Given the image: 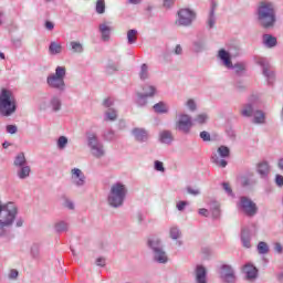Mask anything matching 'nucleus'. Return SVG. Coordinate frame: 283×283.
Instances as JSON below:
<instances>
[{"mask_svg":"<svg viewBox=\"0 0 283 283\" xmlns=\"http://www.w3.org/2000/svg\"><path fill=\"white\" fill-rule=\"evenodd\" d=\"M13 165L14 167L18 169L19 167H24L25 165H28V159H25V154L23 153H19L14 160H13Z\"/></svg>","mask_w":283,"mask_h":283,"instance_id":"nucleus-30","label":"nucleus"},{"mask_svg":"<svg viewBox=\"0 0 283 283\" xmlns=\"http://www.w3.org/2000/svg\"><path fill=\"white\" fill-rule=\"evenodd\" d=\"M176 0H164V8H171Z\"/></svg>","mask_w":283,"mask_h":283,"instance_id":"nucleus-63","label":"nucleus"},{"mask_svg":"<svg viewBox=\"0 0 283 283\" xmlns=\"http://www.w3.org/2000/svg\"><path fill=\"white\" fill-rule=\"evenodd\" d=\"M143 92L146 94V96H149V98H154L158 94V88L156 85L153 84H145L143 86Z\"/></svg>","mask_w":283,"mask_h":283,"instance_id":"nucleus-29","label":"nucleus"},{"mask_svg":"<svg viewBox=\"0 0 283 283\" xmlns=\"http://www.w3.org/2000/svg\"><path fill=\"white\" fill-rule=\"evenodd\" d=\"M231 156V149L227 146H219L217 151L212 154L211 160L213 165H217V167H221V169H224L229 163L227 161V158Z\"/></svg>","mask_w":283,"mask_h":283,"instance_id":"nucleus-8","label":"nucleus"},{"mask_svg":"<svg viewBox=\"0 0 283 283\" xmlns=\"http://www.w3.org/2000/svg\"><path fill=\"white\" fill-rule=\"evenodd\" d=\"M127 193H129L127 185L122 181L113 184L107 196L109 207H113V209L123 207V205H125V200H127Z\"/></svg>","mask_w":283,"mask_h":283,"instance_id":"nucleus-3","label":"nucleus"},{"mask_svg":"<svg viewBox=\"0 0 283 283\" xmlns=\"http://www.w3.org/2000/svg\"><path fill=\"white\" fill-rule=\"evenodd\" d=\"M138 41V30L130 29L127 31V43L128 45H134Z\"/></svg>","mask_w":283,"mask_h":283,"instance_id":"nucleus-32","label":"nucleus"},{"mask_svg":"<svg viewBox=\"0 0 283 283\" xmlns=\"http://www.w3.org/2000/svg\"><path fill=\"white\" fill-rule=\"evenodd\" d=\"M71 180L75 187H85V174L78 168H73L71 170Z\"/></svg>","mask_w":283,"mask_h":283,"instance_id":"nucleus-15","label":"nucleus"},{"mask_svg":"<svg viewBox=\"0 0 283 283\" xmlns=\"http://www.w3.org/2000/svg\"><path fill=\"white\" fill-rule=\"evenodd\" d=\"M262 43L265 48H275V45H277V38L269 34V33H265L263 34L262 36Z\"/></svg>","mask_w":283,"mask_h":283,"instance_id":"nucleus-23","label":"nucleus"},{"mask_svg":"<svg viewBox=\"0 0 283 283\" xmlns=\"http://www.w3.org/2000/svg\"><path fill=\"white\" fill-rule=\"evenodd\" d=\"M31 256L33 260H41V244L33 243L31 247Z\"/></svg>","mask_w":283,"mask_h":283,"instance_id":"nucleus-35","label":"nucleus"},{"mask_svg":"<svg viewBox=\"0 0 283 283\" xmlns=\"http://www.w3.org/2000/svg\"><path fill=\"white\" fill-rule=\"evenodd\" d=\"M112 27L109 22H104L99 24V32L102 34V41H109L112 34Z\"/></svg>","mask_w":283,"mask_h":283,"instance_id":"nucleus-20","label":"nucleus"},{"mask_svg":"<svg viewBox=\"0 0 283 283\" xmlns=\"http://www.w3.org/2000/svg\"><path fill=\"white\" fill-rule=\"evenodd\" d=\"M252 116L253 123H255V125H262L264 124V120H266V117L262 111H254V114Z\"/></svg>","mask_w":283,"mask_h":283,"instance_id":"nucleus-33","label":"nucleus"},{"mask_svg":"<svg viewBox=\"0 0 283 283\" xmlns=\"http://www.w3.org/2000/svg\"><path fill=\"white\" fill-rule=\"evenodd\" d=\"M95 10L97 14H105V0H97Z\"/></svg>","mask_w":283,"mask_h":283,"instance_id":"nucleus-47","label":"nucleus"},{"mask_svg":"<svg viewBox=\"0 0 283 283\" xmlns=\"http://www.w3.org/2000/svg\"><path fill=\"white\" fill-rule=\"evenodd\" d=\"M241 242L244 249H251V232L247 229L241 231Z\"/></svg>","mask_w":283,"mask_h":283,"instance_id":"nucleus-27","label":"nucleus"},{"mask_svg":"<svg viewBox=\"0 0 283 283\" xmlns=\"http://www.w3.org/2000/svg\"><path fill=\"white\" fill-rule=\"evenodd\" d=\"M256 172L259 174L260 178H266L269 174H271V166L269 161H261L256 165Z\"/></svg>","mask_w":283,"mask_h":283,"instance_id":"nucleus-19","label":"nucleus"},{"mask_svg":"<svg viewBox=\"0 0 283 283\" xmlns=\"http://www.w3.org/2000/svg\"><path fill=\"white\" fill-rule=\"evenodd\" d=\"M32 168L27 164L25 166H20L17 168V176L20 180H25V178H30V174Z\"/></svg>","mask_w":283,"mask_h":283,"instance_id":"nucleus-24","label":"nucleus"},{"mask_svg":"<svg viewBox=\"0 0 283 283\" xmlns=\"http://www.w3.org/2000/svg\"><path fill=\"white\" fill-rule=\"evenodd\" d=\"M159 140L164 145H171V143H174V134L171 130H161L159 133Z\"/></svg>","mask_w":283,"mask_h":283,"instance_id":"nucleus-25","label":"nucleus"},{"mask_svg":"<svg viewBox=\"0 0 283 283\" xmlns=\"http://www.w3.org/2000/svg\"><path fill=\"white\" fill-rule=\"evenodd\" d=\"M63 52V44L56 41H52L49 45V54L52 56H56V54H61Z\"/></svg>","mask_w":283,"mask_h":283,"instance_id":"nucleus-26","label":"nucleus"},{"mask_svg":"<svg viewBox=\"0 0 283 283\" xmlns=\"http://www.w3.org/2000/svg\"><path fill=\"white\" fill-rule=\"evenodd\" d=\"M86 139H87V146L91 151V155L94 158H104L106 154L105 145L101 143V139H98V136L95 133H87Z\"/></svg>","mask_w":283,"mask_h":283,"instance_id":"nucleus-6","label":"nucleus"},{"mask_svg":"<svg viewBox=\"0 0 283 283\" xmlns=\"http://www.w3.org/2000/svg\"><path fill=\"white\" fill-rule=\"evenodd\" d=\"M212 218L217 219L220 218V206L218 203H214L211 208Z\"/></svg>","mask_w":283,"mask_h":283,"instance_id":"nucleus-49","label":"nucleus"},{"mask_svg":"<svg viewBox=\"0 0 283 283\" xmlns=\"http://www.w3.org/2000/svg\"><path fill=\"white\" fill-rule=\"evenodd\" d=\"M241 114L247 118L253 116V114H255V111H253V105L247 104L245 106H243V108L241 109Z\"/></svg>","mask_w":283,"mask_h":283,"instance_id":"nucleus-43","label":"nucleus"},{"mask_svg":"<svg viewBox=\"0 0 283 283\" xmlns=\"http://www.w3.org/2000/svg\"><path fill=\"white\" fill-rule=\"evenodd\" d=\"M219 275L220 279L226 283H235L238 280L235 276V271L229 264L221 265Z\"/></svg>","mask_w":283,"mask_h":283,"instance_id":"nucleus-14","label":"nucleus"},{"mask_svg":"<svg viewBox=\"0 0 283 283\" xmlns=\"http://www.w3.org/2000/svg\"><path fill=\"white\" fill-rule=\"evenodd\" d=\"M64 207H66V209H70L71 211H74V201L65 199Z\"/></svg>","mask_w":283,"mask_h":283,"instance_id":"nucleus-54","label":"nucleus"},{"mask_svg":"<svg viewBox=\"0 0 283 283\" xmlns=\"http://www.w3.org/2000/svg\"><path fill=\"white\" fill-rule=\"evenodd\" d=\"M187 192L190 193L191 196H198L200 193V190L188 187Z\"/></svg>","mask_w":283,"mask_h":283,"instance_id":"nucleus-60","label":"nucleus"},{"mask_svg":"<svg viewBox=\"0 0 283 283\" xmlns=\"http://www.w3.org/2000/svg\"><path fill=\"white\" fill-rule=\"evenodd\" d=\"M256 251L260 255H266V253H269V244L264 241H260L256 245Z\"/></svg>","mask_w":283,"mask_h":283,"instance_id":"nucleus-41","label":"nucleus"},{"mask_svg":"<svg viewBox=\"0 0 283 283\" xmlns=\"http://www.w3.org/2000/svg\"><path fill=\"white\" fill-rule=\"evenodd\" d=\"M199 136L203 143H209L211 140V134H209V132L202 130Z\"/></svg>","mask_w":283,"mask_h":283,"instance_id":"nucleus-50","label":"nucleus"},{"mask_svg":"<svg viewBox=\"0 0 283 283\" xmlns=\"http://www.w3.org/2000/svg\"><path fill=\"white\" fill-rule=\"evenodd\" d=\"M148 247L151 249L154 253V261L158 264H167L169 262V258L167 256V252L163 250V244L160 243V239L150 238L148 239Z\"/></svg>","mask_w":283,"mask_h":283,"instance_id":"nucleus-7","label":"nucleus"},{"mask_svg":"<svg viewBox=\"0 0 283 283\" xmlns=\"http://www.w3.org/2000/svg\"><path fill=\"white\" fill-rule=\"evenodd\" d=\"M222 187H223L226 193H228V196H233V190L231 189V186H229V184L223 182Z\"/></svg>","mask_w":283,"mask_h":283,"instance_id":"nucleus-53","label":"nucleus"},{"mask_svg":"<svg viewBox=\"0 0 283 283\" xmlns=\"http://www.w3.org/2000/svg\"><path fill=\"white\" fill-rule=\"evenodd\" d=\"M196 20V12L190 9H180L177 12L176 25H181L182 28H189L191 23Z\"/></svg>","mask_w":283,"mask_h":283,"instance_id":"nucleus-10","label":"nucleus"},{"mask_svg":"<svg viewBox=\"0 0 283 283\" xmlns=\"http://www.w3.org/2000/svg\"><path fill=\"white\" fill-rule=\"evenodd\" d=\"M17 112V98L10 90L3 88L0 93V116L8 118Z\"/></svg>","mask_w":283,"mask_h":283,"instance_id":"nucleus-4","label":"nucleus"},{"mask_svg":"<svg viewBox=\"0 0 283 283\" xmlns=\"http://www.w3.org/2000/svg\"><path fill=\"white\" fill-rule=\"evenodd\" d=\"M66 74H67V70L65 69V66H56L55 73H51L46 77V85H49L51 90H57V92H65Z\"/></svg>","mask_w":283,"mask_h":283,"instance_id":"nucleus-5","label":"nucleus"},{"mask_svg":"<svg viewBox=\"0 0 283 283\" xmlns=\"http://www.w3.org/2000/svg\"><path fill=\"white\" fill-rule=\"evenodd\" d=\"M238 207L245 216L253 218L258 213V205L253 202L249 197H241Z\"/></svg>","mask_w":283,"mask_h":283,"instance_id":"nucleus-11","label":"nucleus"},{"mask_svg":"<svg viewBox=\"0 0 283 283\" xmlns=\"http://www.w3.org/2000/svg\"><path fill=\"white\" fill-rule=\"evenodd\" d=\"M205 48H207V44L205 43V40H196L192 44V50L197 54L200 52H205Z\"/></svg>","mask_w":283,"mask_h":283,"instance_id":"nucleus-34","label":"nucleus"},{"mask_svg":"<svg viewBox=\"0 0 283 283\" xmlns=\"http://www.w3.org/2000/svg\"><path fill=\"white\" fill-rule=\"evenodd\" d=\"M67 143H70V142L66 136H60L56 140V148L60 151H63V149H65V147H67Z\"/></svg>","mask_w":283,"mask_h":283,"instance_id":"nucleus-39","label":"nucleus"},{"mask_svg":"<svg viewBox=\"0 0 283 283\" xmlns=\"http://www.w3.org/2000/svg\"><path fill=\"white\" fill-rule=\"evenodd\" d=\"M275 182L277 187H283V176L282 175H276L275 176Z\"/></svg>","mask_w":283,"mask_h":283,"instance_id":"nucleus-59","label":"nucleus"},{"mask_svg":"<svg viewBox=\"0 0 283 283\" xmlns=\"http://www.w3.org/2000/svg\"><path fill=\"white\" fill-rule=\"evenodd\" d=\"M69 229H70V223H67V221H64V220H60L54 224L55 233H66Z\"/></svg>","mask_w":283,"mask_h":283,"instance_id":"nucleus-28","label":"nucleus"},{"mask_svg":"<svg viewBox=\"0 0 283 283\" xmlns=\"http://www.w3.org/2000/svg\"><path fill=\"white\" fill-rule=\"evenodd\" d=\"M6 129H7V134H11V135H14L19 132V127H17V125H7Z\"/></svg>","mask_w":283,"mask_h":283,"instance_id":"nucleus-51","label":"nucleus"},{"mask_svg":"<svg viewBox=\"0 0 283 283\" xmlns=\"http://www.w3.org/2000/svg\"><path fill=\"white\" fill-rule=\"evenodd\" d=\"M209 120V115L207 113H200L193 118V123L197 125H205Z\"/></svg>","mask_w":283,"mask_h":283,"instance_id":"nucleus-40","label":"nucleus"},{"mask_svg":"<svg viewBox=\"0 0 283 283\" xmlns=\"http://www.w3.org/2000/svg\"><path fill=\"white\" fill-rule=\"evenodd\" d=\"M243 273H244L247 280H249L250 282H253V280H255L258 277V268H255L251 263H247L243 266Z\"/></svg>","mask_w":283,"mask_h":283,"instance_id":"nucleus-18","label":"nucleus"},{"mask_svg":"<svg viewBox=\"0 0 283 283\" xmlns=\"http://www.w3.org/2000/svg\"><path fill=\"white\" fill-rule=\"evenodd\" d=\"M116 118H118V112L114 108H108L106 112H105V115H104V119L105 120H116Z\"/></svg>","mask_w":283,"mask_h":283,"instance_id":"nucleus-38","label":"nucleus"},{"mask_svg":"<svg viewBox=\"0 0 283 283\" xmlns=\"http://www.w3.org/2000/svg\"><path fill=\"white\" fill-rule=\"evenodd\" d=\"M233 70H235L237 74H242L247 70V65L244 63H237L233 65Z\"/></svg>","mask_w":283,"mask_h":283,"instance_id":"nucleus-48","label":"nucleus"},{"mask_svg":"<svg viewBox=\"0 0 283 283\" xmlns=\"http://www.w3.org/2000/svg\"><path fill=\"white\" fill-rule=\"evenodd\" d=\"M218 9V2L216 0L211 1L210 12L208 17V25L209 28H213L216 25V10Z\"/></svg>","mask_w":283,"mask_h":283,"instance_id":"nucleus-21","label":"nucleus"},{"mask_svg":"<svg viewBox=\"0 0 283 283\" xmlns=\"http://www.w3.org/2000/svg\"><path fill=\"white\" fill-rule=\"evenodd\" d=\"M196 282L207 283V269L202 265H197L196 268Z\"/></svg>","mask_w":283,"mask_h":283,"instance_id":"nucleus-22","label":"nucleus"},{"mask_svg":"<svg viewBox=\"0 0 283 283\" xmlns=\"http://www.w3.org/2000/svg\"><path fill=\"white\" fill-rule=\"evenodd\" d=\"M217 57L219 59V61H221V65H223V67H227V70H233L231 53H229L227 50L224 49L219 50Z\"/></svg>","mask_w":283,"mask_h":283,"instance_id":"nucleus-16","label":"nucleus"},{"mask_svg":"<svg viewBox=\"0 0 283 283\" xmlns=\"http://www.w3.org/2000/svg\"><path fill=\"white\" fill-rule=\"evenodd\" d=\"M274 251L275 253H279V254L283 253V247L280 242L274 243Z\"/></svg>","mask_w":283,"mask_h":283,"instance_id":"nucleus-58","label":"nucleus"},{"mask_svg":"<svg viewBox=\"0 0 283 283\" xmlns=\"http://www.w3.org/2000/svg\"><path fill=\"white\" fill-rule=\"evenodd\" d=\"M70 48H71L72 52H74V54H83L84 48L81 42L71 41Z\"/></svg>","mask_w":283,"mask_h":283,"instance_id":"nucleus-36","label":"nucleus"},{"mask_svg":"<svg viewBox=\"0 0 283 283\" xmlns=\"http://www.w3.org/2000/svg\"><path fill=\"white\" fill-rule=\"evenodd\" d=\"M198 213H199V216H202L203 218H209V211L205 208L199 209Z\"/></svg>","mask_w":283,"mask_h":283,"instance_id":"nucleus-61","label":"nucleus"},{"mask_svg":"<svg viewBox=\"0 0 283 283\" xmlns=\"http://www.w3.org/2000/svg\"><path fill=\"white\" fill-rule=\"evenodd\" d=\"M132 134L138 143H147L149 140V133L145 128H134Z\"/></svg>","mask_w":283,"mask_h":283,"instance_id":"nucleus-17","label":"nucleus"},{"mask_svg":"<svg viewBox=\"0 0 283 283\" xmlns=\"http://www.w3.org/2000/svg\"><path fill=\"white\" fill-rule=\"evenodd\" d=\"M187 205H189V202H187V201H179V202H177L178 211H185V207H187Z\"/></svg>","mask_w":283,"mask_h":283,"instance_id":"nucleus-57","label":"nucleus"},{"mask_svg":"<svg viewBox=\"0 0 283 283\" xmlns=\"http://www.w3.org/2000/svg\"><path fill=\"white\" fill-rule=\"evenodd\" d=\"M191 127H193V119L190 117V115L186 113H179L175 122V128L177 132L189 134V132H191Z\"/></svg>","mask_w":283,"mask_h":283,"instance_id":"nucleus-9","label":"nucleus"},{"mask_svg":"<svg viewBox=\"0 0 283 283\" xmlns=\"http://www.w3.org/2000/svg\"><path fill=\"white\" fill-rule=\"evenodd\" d=\"M154 109L157 114H167L169 112V107L165 102H159L154 105Z\"/></svg>","mask_w":283,"mask_h":283,"instance_id":"nucleus-37","label":"nucleus"},{"mask_svg":"<svg viewBox=\"0 0 283 283\" xmlns=\"http://www.w3.org/2000/svg\"><path fill=\"white\" fill-rule=\"evenodd\" d=\"M139 78L142 81H147V78H149V66L147 64H142L139 71Z\"/></svg>","mask_w":283,"mask_h":283,"instance_id":"nucleus-42","label":"nucleus"},{"mask_svg":"<svg viewBox=\"0 0 283 283\" xmlns=\"http://www.w3.org/2000/svg\"><path fill=\"white\" fill-rule=\"evenodd\" d=\"M103 105H104V107H108V109H111L109 107H112L114 105V99H112V97H108V98L104 99Z\"/></svg>","mask_w":283,"mask_h":283,"instance_id":"nucleus-56","label":"nucleus"},{"mask_svg":"<svg viewBox=\"0 0 283 283\" xmlns=\"http://www.w3.org/2000/svg\"><path fill=\"white\" fill-rule=\"evenodd\" d=\"M61 107H63V102H61V97H59L57 95H53L49 103L45 101H42L40 103V109H42L43 112H45V109H51V112H61Z\"/></svg>","mask_w":283,"mask_h":283,"instance_id":"nucleus-13","label":"nucleus"},{"mask_svg":"<svg viewBox=\"0 0 283 283\" xmlns=\"http://www.w3.org/2000/svg\"><path fill=\"white\" fill-rule=\"evenodd\" d=\"M155 170L165 172V165L160 160L155 161Z\"/></svg>","mask_w":283,"mask_h":283,"instance_id":"nucleus-52","label":"nucleus"},{"mask_svg":"<svg viewBox=\"0 0 283 283\" xmlns=\"http://www.w3.org/2000/svg\"><path fill=\"white\" fill-rule=\"evenodd\" d=\"M96 264L97 266H105V259L104 258L96 259Z\"/></svg>","mask_w":283,"mask_h":283,"instance_id":"nucleus-64","label":"nucleus"},{"mask_svg":"<svg viewBox=\"0 0 283 283\" xmlns=\"http://www.w3.org/2000/svg\"><path fill=\"white\" fill-rule=\"evenodd\" d=\"M19 216V208L14 202L2 203L0 200V237L6 238L12 231V224Z\"/></svg>","mask_w":283,"mask_h":283,"instance_id":"nucleus-2","label":"nucleus"},{"mask_svg":"<svg viewBox=\"0 0 283 283\" xmlns=\"http://www.w3.org/2000/svg\"><path fill=\"white\" fill-rule=\"evenodd\" d=\"M44 27H45L46 30H49L51 32L52 30H54V22L46 21Z\"/></svg>","mask_w":283,"mask_h":283,"instance_id":"nucleus-62","label":"nucleus"},{"mask_svg":"<svg viewBox=\"0 0 283 283\" xmlns=\"http://www.w3.org/2000/svg\"><path fill=\"white\" fill-rule=\"evenodd\" d=\"M255 15L263 30H273L277 25V8L274 2L261 1L256 7Z\"/></svg>","mask_w":283,"mask_h":283,"instance_id":"nucleus-1","label":"nucleus"},{"mask_svg":"<svg viewBox=\"0 0 283 283\" xmlns=\"http://www.w3.org/2000/svg\"><path fill=\"white\" fill-rule=\"evenodd\" d=\"M169 233L171 240H178V238L181 235L180 229L178 227H171Z\"/></svg>","mask_w":283,"mask_h":283,"instance_id":"nucleus-46","label":"nucleus"},{"mask_svg":"<svg viewBox=\"0 0 283 283\" xmlns=\"http://www.w3.org/2000/svg\"><path fill=\"white\" fill-rule=\"evenodd\" d=\"M256 64L262 67V73L268 81V85H273V83L275 82V73L271 71V65L269 64V60H266V57H258Z\"/></svg>","mask_w":283,"mask_h":283,"instance_id":"nucleus-12","label":"nucleus"},{"mask_svg":"<svg viewBox=\"0 0 283 283\" xmlns=\"http://www.w3.org/2000/svg\"><path fill=\"white\" fill-rule=\"evenodd\" d=\"M149 96L145 93H136L135 103L138 107H145L147 105Z\"/></svg>","mask_w":283,"mask_h":283,"instance_id":"nucleus-31","label":"nucleus"},{"mask_svg":"<svg viewBox=\"0 0 283 283\" xmlns=\"http://www.w3.org/2000/svg\"><path fill=\"white\" fill-rule=\"evenodd\" d=\"M102 136H103L104 140H108V142L116 139V133H114V130H112V129H106Z\"/></svg>","mask_w":283,"mask_h":283,"instance_id":"nucleus-45","label":"nucleus"},{"mask_svg":"<svg viewBox=\"0 0 283 283\" xmlns=\"http://www.w3.org/2000/svg\"><path fill=\"white\" fill-rule=\"evenodd\" d=\"M17 277H19V271L18 270H11L9 272V280H17Z\"/></svg>","mask_w":283,"mask_h":283,"instance_id":"nucleus-55","label":"nucleus"},{"mask_svg":"<svg viewBox=\"0 0 283 283\" xmlns=\"http://www.w3.org/2000/svg\"><path fill=\"white\" fill-rule=\"evenodd\" d=\"M185 106L187 107L188 112H191V113L197 112L198 109V104L193 98L187 99V102L185 103Z\"/></svg>","mask_w":283,"mask_h":283,"instance_id":"nucleus-44","label":"nucleus"}]
</instances>
